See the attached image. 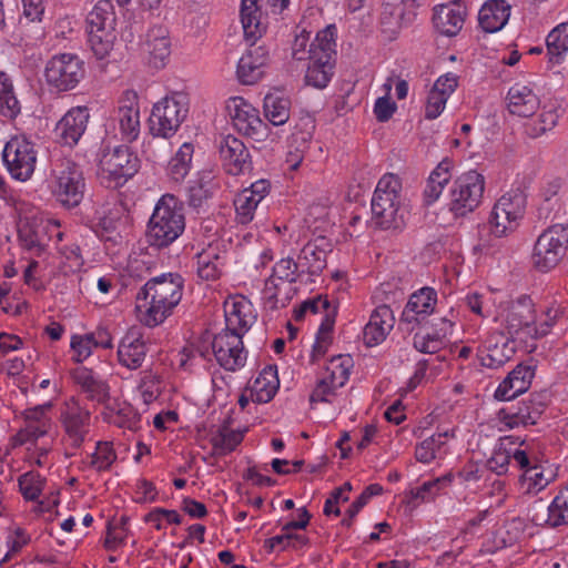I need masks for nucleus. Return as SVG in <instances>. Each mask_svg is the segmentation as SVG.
I'll return each mask as SVG.
<instances>
[{"instance_id":"f257e3e1","label":"nucleus","mask_w":568,"mask_h":568,"mask_svg":"<svg viewBox=\"0 0 568 568\" xmlns=\"http://www.w3.org/2000/svg\"><path fill=\"white\" fill-rule=\"evenodd\" d=\"M243 302L225 305V328L214 335L211 347L217 364L225 371L235 372L246 362L242 337L250 327L251 317L244 312Z\"/></svg>"},{"instance_id":"f03ea898","label":"nucleus","mask_w":568,"mask_h":568,"mask_svg":"<svg viewBox=\"0 0 568 568\" xmlns=\"http://www.w3.org/2000/svg\"><path fill=\"white\" fill-rule=\"evenodd\" d=\"M183 294V278L179 273H163L144 283V301L150 306L144 312V326L162 324L178 306Z\"/></svg>"},{"instance_id":"7ed1b4c3","label":"nucleus","mask_w":568,"mask_h":568,"mask_svg":"<svg viewBox=\"0 0 568 568\" xmlns=\"http://www.w3.org/2000/svg\"><path fill=\"white\" fill-rule=\"evenodd\" d=\"M400 179L387 173L383 175L374 191L371 209V224L383 231H400L405 226V209L400 201Z\"/></svg>"},{"instance_id":"20e7f679","label":"nucleus","mask_w":568,"mask_h":568,"mask_svg":"<svg viewBox=\"0 0 568 568\" xmlns=\"http://www.w3.org/2000/svg\"><path fill=\"white\" fill-rule=\"evenodd\" d=\"M184 229L185 217L178 199L172 194H164L156 202L148 222L145 236L149 245L156 248L168 247Z\"/></svg>"},{"instance_id":"39448f33","label":"nucleus","mask_w":568,"mask_h":568,"mask_svg":"<svg viewBox=\"0 0 568 568\" xmlns=\"http://www.w3.org/2000/svg\"><path fill=\"white\" fill-rule=\"evenodd\" d=\"M141 161L129 146L103 150L99 159L98 180L106 189H118L140 170Z\"/></svg>"},{"instance_id":"423d86ee","label":"nucleus","mask_w":568,"mask_h":568,"mask_svg":"<svg viewBox=\"0 0 568 568\" xmlns=\"http://www.w3.org/2000/svg\"><path fill=\"white\" fill-rule=\"evenodd\" d=\"M485 178L476 170L458 175L448 191L447 209L455 219L466 217L483 203Z\"/></svg>"},{"instance_id":"0eeeda50","label":"nucleus","mask_w":568,"mask_h":568,"mask_svg":"<svg viewBox=\"0 0 568 568\" xmlns=\"http://www.w3.org/2000/svg\"><path fill=\"white\" fill-rule=\"evenodd\" d=\"M89 45L98 59H104L111 52L115 34V12L112 1L100 0L87 14Z\"/></svg>"},{"instance_id":"6e6552de","label":"nucleus","mask_w":568,"mask_h":568,"mask_svg":"<svg viewBox=\"0 0 568 568\" xmlns=\"http://www.w3.org/2000/svg\"><path fill=\"white\" fill-rule=\"evenodd\" d=\"M520 445L525 448L514 450V462L523 470L520 481L525 493L536 495L555 480L556 473L551 466L542 464L541 452L534 440L524 439Z\"/></svg>"},{"instance_id":"1a4fd4ad","label":"nucleus","mask_w":568,"mask_h":568,"mask_svg":"<svg viewBox=\"0 0 568 568\" xmlns=\"http://www.w3.org/2000/svg\"><path fill=\"white\" fill-rule=\"evenodd\" d=\"M71 376L74 383L80 386L81 392L88 400L103 405L104 420L122 425L120 418L122 416L126 417L128 413L125 408H121L115 400H112L108 381L85 366H79L72 369Z\"/></svg>"},{"instance_id":"9d476101","label":"nucleus","mask_w":568,"mask_h":568,"mask_svg":"<svg viewBox=\"0 0 568 568\" xmlns=\"http://www.w3.org/2000/svg\"><path fill=\"white\" fill-rule=\"evenodd\" d=\"M568 250V225L554 224L548 226L537 237L531 262L534 267L542 273L555 268Z\"/></svg>"},{"instance_id":"9b49d317","label":"nucleus","mask_w":568,"mask_h":568,"mask_svg":"<svg viewBox=\"0 0 568 568\" xmlns=\"http://www.w3.org/2000/svg\"><path fill=\"white\" fill-rule=\"evenodd\" d=\"M84 75V61L74 53L54 54L45 63V82L57 92H67L75 89Z\"/></svg>"},{"instance_id":"f8f14e48","label":"nucleus","mask_w":568,"mask_h":568,"mask_svg":"<svg viewBox=\"0 0 568 568\" xmlns=\"http://www.w3.org/2000/svg\"><path fill=\"white\" fill-rule=\"evenodd\" d=\"M527 195L523 189H511L503 194L495 203L490 213L489 223L496 236H504L513 232L524 217Z\"/></svg>"},{"instance_id":"ddd939ff","label":"nucleus","mask_w":568,"mask_h":568,"mask_svg":"<svg viewBox=\"0 0 568 568\" xmlns=\"http://www.w3.org/2000/svg\"><path fill=\"white\" fill-rule=\"evenodd\" d=\"M55 176V195L68 207L78 206L85 193V179L81 166L71 159H62L53 170Z\"/></svg>"},{"instance_id":"4468645a","label":"nucleus","mask_w":568,"mask_h":568,"mask_svg":"<svg viewBox=\"0 0 568 568\" xmlns=\"http://www.w3.org/2000/svg\"><path fill=\"white\" fill-rule=\"evenodd\" d=\"M189 109L173 97H164L153 105L148 119L149 131L153 136H173L187 116Z\"/></svg>"},{"instance_id":"2eb2a0df","label":"nucleus","mask_w":568,"mask_h":568,"mask_svg":"<svg viewBox=\"0 0 568 568\" xmlns=\"http://www.w3.org/2000/svg\"><path fill=\"white\" fill-rule=\"evenodd\" d=\"M2 159L13 179L27 181L34 172L37 151L26 138L14 136L6 143Z\"/></svg>"},{"instance_id":"dca6fc26","label":"nucleus","mask_w":568,"mask_h":568,"mask_svg":"<svg viewBox=\"0 0 568 568\" xmlns=\"http://www.w3.org/2000/svg\"><path fill=\"white\" fill-rule=\"evenodd\" d=\"M171 57V39L169 30L163 24L149 29L144 40V64L151 73L162 70Z\"/></svg>"},{"instance_id":"f3484780","label":"nucleus","mask_w":568,"mask_h":568,"mask_svg":"<svg viewBox=\"0 0 568 568\" xmlns=\"http://www.w3.org/2000/svg\"><path fill=\"white\" fill-rule=\"evenodd\" d=\"M227 109L235 129L250 138L260 140L264 135L266 124L260 118L258 111L241 97H234Z\"/></svg>"},{"instance_id":"a211bd4d","label":"nucleus","mask_w":568,"mask_h":568,"mask_svg":"<svg viewBox=\"0 0 568 568\" xmlns=\"http://www.w3.org/2000/svg\"><path fill=\"white\" fill-rule=\"evenodd\" d=\"M536 315L534 302L528 295L513 301L505 317V329L511 337L525 333L531 337L535 332Z\"/></svg>"},{"instance_id":"6ab92c4d","label":"nucleus","mask_w":568,"mask_h":568,"mask_svg":"<svg viewBox=\"0 0 568 568\" xmlns=\"http://www.w3.org/2000/svg\"><path fill=\"white\" fill-rule=\"evenodd\" d=\"M90 113L87 106L71 108L57 123L54 134L61 145L75 146L84 134Z\"/></svg>"},{"instance_id":"aec40b11","label":"nucleus","mask_w":568,"mask_h":568,"mask_svg":"<svg viewBox=\"0 0 568 568\" xmlns=\"http://www.w3.org/2000/svg\"><path fill=\"white\" fill-rule=\"evenodd\" d=\"M270 60L267 47L252 44L239 60L236 69L239 81L245 85L257 83L265 75Z\"/></svg>"},{"instance_id":"412c9836","label":"nucleus","mask_w":568,"mask_h":568,"mask_svg":"<svg viewBox=\"0 0 568 568\" xmlns=\"http://www.w3.org/2000/svg\"><path fill=\"white\" fill-rule=\"evenodd\" d=\"M539 398L540 395H535L517 406L501 408L498 412L500 422L509 428L537 424L545 410V404Z\"/></svg>"},{"instance_id":"4be33fe9","label":"nucleus","mask_w":568,"mask_h":568,"mask_svg":"<svg viewBox=\"0 0 568 568\" xmlns=\"http://www.w3.org/2000/svg\"><path fill=\"white\" fill-rule=\"evenodd\" d=\"M437 302V293L432 287H423L418 292L413 293L402 312L400 323L422 325L428 315H430ZM414 326L407 327L413 331Z\"/></svg>"},{"instance_id":"5701e85b","label":"nucleus","mask_w":568,"mask_h":568,"mask_svg":"<svg viewBox=\"0 0 568 568\" xmlns=\"http://www.w3.org/2000/svg\"><path fill=\"white\" fill-rule=\"evenodd\" d=\"M118 118L123 138L135 141L140 134V97L134 90H125L119 99Z\"/></svg>"},{"instance_id":"b1692460","label":"nucleus","mask_w":568,"mask_h":568,"mask_svg":"<svg viewBox=\"0 0 568 568\" xmlns=\"http://www.w3.org/2000/svg\"><path fill=\"white\" fill-rule=\"evenodd\" d=\"M516 353L513 339H505L503 334L489 336L478 348L477 358L484 367L496 369L505 365Z\"/></svg>"},{"instance_id":"393cba45","label":"nucleus","mask_w":568,"mask_h":568,"mask_svg":"<svg viewBox=\"0 0 568 568\" xmlns=\"http://www.w3.org/2000/svg\"><path fill=\"white\" fill-rule=\"evenodd\" d=\"M224 169L231 175H239L251 168L250 152L243 141L234 135H225L219 143Z\"/></svg>"},{"instance_id":"a878e982","label":"nucleus","mask_w":568,"mask_h":568,"mask_svg":"<svg viewBox=\"0 0 568 568\" xmlns=\"http://www.w3.org/2000/svg\"><path fill=\"white\" fill-rule=\"evenodd\" d=\"M460 1L452 0L434 8L433 23L440 34L455 37L462 30L467 11Z\"/></svg>"},{"instance_id":"bb28decb","label":"nucleus","mask_w":568,"mask_h":568,"mask_svg":"<svg viewBox=\"0 0 568 568\" xmlns=\"http://www.w3.org/2000/svg\"><path fill=\"white\" fill-rule=\"evenodd\" d=\"M329 244L324 237L307 242L297 255L301 274L320 276L327 266V252Z\"/></svg>"},{"instance_id":"cd10ccee","label":"nucleus","mask_w":568,"mask_h":568,"mask_svg":"<svg viewBox=\"0 0 568 568\" xmlns=\"http://www.w3.org/2000/svg\"><path fill=\"white\" fill-rule=\"evenodd\" d=\"M534 376V366L518 364L499 384L494 395L495 398L498 400L516 398L529 389Z\"/></svg>"},{"instance_id":"c85d7f7f","label":"nucleus","mask_w":568,"mask_h":568,"mask_svg":"<svg viewBox=\"0 0 568 568\" xmlns=\"http://www.w3.org/2000/svg\"><path fill=\"white\" fill-rule=\"evenodd\" d=\"M302 275L298 264L291 257L281 258L272 268V274L265 281L264 293L267 301L272 303V307H276L278 302L280 284L295 283L297 277Z\"/></svg>"},{"instance_id":"c756f323","label":"nucleus","mask_w":568,"mask_h":568,"mask_svg":"<svg viewBox=\"0 0 568 568\" xmlns=\"http://www.w3.org/2000/svg\"><path fill=\"white\" fill-rule=\"evenodd\" d=\"M395 324V317L392 308L386 305L377 306L364 327V342L367 346H375L382 343Z\"/></svg>"},{"instance_id":"7c9ffc66","label":"nucleus","mask_w":568,"mask_h":568,"mask_svg":"<svg viewBox=\"0 0 568 568\" xmlns=\"http://www.w3.org/2000/svg\"><path fill=\"white\" fill-rule=\"evenodd\" d=\"M119 363L129 368L138 369L142 365V326L129 328L118 347Z\"/></svg>"},{"instance_id":"2f4dec72","label":"nucleus","mask_w":568,"mask_h":568,"mask_svg":"<svg viewBox=\"0 0 568 568\" xmlns=\"http://www.w3.org/2000/svg\"><path fill=\"white\" fill-rule=\"evenodd\" d=\"M510 17V4L506 0H489L480 8L478 22L487 33L501 30Z\"/></svg>"},{"instance_id":"473e14b6","label":"nucleus","mask_w":568,"mask_h":568,"mask_svg":"<svg viewBox=\"0 0 568 568\" xmlns=\"http://www.w3.org/2000/svg\"><path fill=\"white\" fill-rule=\"evenodd\" d=\"M539 105L540 100L530 88L515 84L509 89L507 108L511 114L527 118L535 114Z\"/></svg>"},{"instance_id":"72a5a7b5","label":"nucleus","mask_w":568,"mask_h":568,"mask_svg":"<svg viewBox=\"0 0 568 568\" xmlns=\"http://www.w3.org/2000/svg\"><path fill=\"white\" fill-rule=\"evenodd\" d=\"M89 422L90 413L77 406L68 407L62 414V423L73 448H80L83 444Z\"/></svg>"},{"instance_id":"f704fd0d","label":"nucleus","mask_w":568,"mask_h":568,"mask_svg":"<svg viewBox=\"0 0 568 568\" xmlns=\"http://www.w3.org/2000/svg\"><path fill=\"white\" fill-rule=\"evenodd\" d=\"M453 161L448 158L443 159L430 172L424 189V202L427 205L435 203L444 187L452 179Z\"/></svg>"},{"instance_id":"c9c22d12","label":"nucleus","mask_w":568,"mask_h":568,"mask_svg":"<svg viewBox=\"0 0 568 568\" xmlns=\"http://www.w3.org/2000/svg\"><path fill=\"white\" fill-rule=\"evenodd\" d=\"M308 64L305 72V83L315 89H324L334 75L336 61L323 59L316 54H308Z\"/></svg>"},{"instance_id":"e433bc0d","label":"nucleus","mask_w":568,"mask_h":568,"mask_svg":"<svg viewBox=\"0 0 568 568\" xmlns=\"http://www.w3.org/2000/svg\"><path fill=\"white\" fill-rule=\"evenodd\" d=\"M263 111L264 116L273 125H283L291 116V100L282 92H270L264 97Z\"/></svg>"},{"instance_id":"4c0bfd02","label":"nucleus","mask_w":568,"mask_h":568,"mask_svg":"<svg viewBox=\"0 0 568 568\" xmlns=\"http://www.w3.org/2000/svg\"><path fill=\"white\" fill-rule=\"evenodd\" d=\"M280 386L275 366H267L255 378L251 388L253 402L265 404L271 402Z\"/></svg>"},{"instance_id":"58836bf2","label":"nucleus","mask_w":568,"mask_h":568,"mask_svg":"<svg viewBox=\"0 0 568 568\" xmlns=\"http://www.w3.org/2000/svg\"><path fill=\"white\" fill-rule=\"evenodd\" d=\"M564 112L565 109L561 108L560 104H546L538 118L526 124V133L534 139L545 134L547 131H550L556 126L558 119L564 114Z\"/></svg>"},{"instance_id":"ea45409f","label":"nucleus","mask_w":568,"mask_h":568,"mask_svg":"<svg viewBox=\"0 0 568 568\" xmlns=\"http://www.w3.org/2000/svg\"><path fill=\"white\" fill-rule=\"evenodd\" d=\"M197 275L204 281H215L222 274L224 257L216 247L209 246L196 255Z\"/></svg>"},{"instance_id":"a19ab883","label":"nucleus","mask_w":568,"mask_h":568,"mask_svg":"<svg viewBox=\"0 0 568 568\" xmlns=\"http://www.w3.org/2000/svg\"><path fill=\"white\" fill-rule=\"evenodd\" d=\"M258 0L241 1V22L246 39H257L264 31L261 22L262 12L257 4Z\"/></svg>"},{"instance_id":"79ce46f5","label":"nucleus","mask_w":568,"mask_h":568,"mask_svg":"<svg viewBox=\"0 0 568 568\" xmlns=\"http://www.w3.org/2000/svg\"><path fill=\"white\" fill-rule=\"evenodd\" d=\"M194 146L192 143H183L169 161L166 173L171 181L181 183L189 174L192 166Z\"/></svg>"},{"instance_id":"37998d69","label":"nucleus","mask_w":568,"mask_h":568,"mask_svg":"<svg viewBox=\"0 0 568 568\" xmlns=\"http://www.w3.org/2000/svg\"><path fill=\"white\" fill-rule=\"evenodd\" d=\"M336 34L337 30L334 24L327 26L320 31L314 41L310 45L308 54H316L320 58L336 61Z\"/></svg>"},{"instance_id":"c03bdc74","label":"nucleus","mask_w":568,"mask_h":568,"mask_svg":"<svg viewBox=\"0 0 568 568\" xmlns=\"http://www.w3.org/2000/svg\"><path fill=\"white\" fill-rule=\"evenodd\" d=\"M453 481V475L450 473H447L440 477H437L432 480H427L422 484V486L417 487L416 489H412L409 491V499L408 504L416 507L418 503L420 501H430L434 500V498L439 494V491L446 487H448Z\"/></svg>"},{"instance_id":"a18cd8bd","label":"nucleus","mask_w":568,"mask_h":568,"mask_svg":"<svg viewBox=\"0 0 568 568\" xmlns=\"http://www.w3.org/2000/svg\"><path fill=\"white\" fill-rule=\"evenodd\" d=\"M314 130V118L308 113L301 115L295 122L290 136L291 146L294 148L296 152H304L312 141Z\"/></svg>"},{"instance_id":"49530a36","label":"nucleus","mask_w":568,"mask_h":568,"mask_svg":"<svg viewBox=\"0 0 568 568\" xmlns=\"http://www.w3.org/2000/svg\"><path fill=\"white\" fill-rule=\"evenodd\" d=\"M353 366L354 361L351 355L339 354L333 356L326 366V378L331 382L333 387H343L349 378Z\"/></svg>"},{"instance_id":"de8ad7c7","label":"nucleus","mask_w":568,"mask_h":568,"mask_svg":"<svg viewBox=\"0 0 568 568\" xmlns=\"http://www.w3.org/2000/svg\"><path fill=\"white\" fill-rule=\"evenodd\" d=\"M21 111V105L16 97L13 85L9 77L0 71V114L10 120Z\"/></svg>"},{"instance_id":"09e8293b","label":"nucleus","mask_w":568,"mask_h":568,"mask_svg":"<svg viewBox=\"0 0 568 568\" xmlns=\"http://www.w3.org/2000/svg\"><path fill=\"white\" fill-rule=\"evenodd\" d=\"M547 53L551 63H560L568 51V23H560L546 38Z\"/></svg>"},{"instance_id":"8fccbe9b","label":"nucleus","mask_w":568,"mask_h":568,"mask_svg":"<svg viewBox=\"0 0 568 568\" xmlns=\"http://www.w3.org/2000/svg\"><path fill=\"white\" fill-rule=\"evenodd\" d=\"M335 324V314H329L328 311L325 312V316L320 325V328L316 334L315 343L312 348L311 361L313 363L317 362L321 357H323L328 346L332 344V333Z\"/></svg>"},{"instance_id":"3c124183","label":"nucleus","mask_w":568,"mask_h":568,"mask_svg":"<svg viewBox=\"0 0 568 568\" xmlns=\"http://www.w3.org/2000/svg\"><path fill=\"white\" fill-rule=\"evenodd\" d=\"M527 515L535 526H548L550 528L559 527L552 501L547 504L541 498L532 501L528 507Z\"/></svg>"},{"instance_id":"603ef678","label":"nucleus","mask_w":568,"mask_h":568,"mask_svg":"<svg viewBox=\"0 0 568 568\" xmlns=\"http://www.w3.org/2000/svg\"><path fill=\"white\" fill-rule=\"evenodd\" d=\"M41 226L36 222L26 220L18 226V239L21 246L28 251H37L40 254L43 251Z\"/></svg>"},{"instance_id":"864d4df0","label":"nucleus","mask_w":568,"mask_h":568,"mask_svg":"<svg viewBox=\"0 0 568 568\" xmlns=\"http://www.w3.org/2000/svg\"><path fill=\"white\" fill-rule=\"evenodd\" d=\"M244 438V432L230 430L227 426H223L212 436L211 444L219 454L225 455L233 452Z\"/></svg>"},{"instance_id":"5fc2aeb1","label":"nucleus","mask_w":568,"mask_h":568,"mask_svg":"<svg viewBox=\"0 0 568 568\" xmlns=\"http://www.w3.org/2000/svg\"><path fill=\"white\" fill-rule=\"evenodd\" d=\"M88 457L90 458L89 466L97 471L109 469L116 459L112 444L109 442H98L95 450Z\"/></svg>"},{"instance_id":"6e6d98bb","label":"nucleus","mask_w":568,"mask_h":568,"mask_svg":"<svg viewBox=\"0 0 568 568\" xmlns=\"http://www.w3.org/2000/svg\"><path fill=\"white\" fill-rule=\"evenodd\" d=\"M447 433L434 434L416 446L415 457L420 463H430L436 452L446 443Z\"/></svg>"},{"instance_id":"4d7b16f0","label":"nucleus","mask_w":568,"mask_h":568,"mask_svg":"<svg viewBox=\"0 0 568 568\" xmlns=\"http://www.w3.org/2000/svg\"><path fill=\"white\" fill-rule=\"evenodd\" d=\"M258 204V199L252 197L247 192L242 191L239 193L234 200L236 221L240 224L250 223L254 217V213Z\"/></svg>"},{"instance_id":"13d9d810","label":"nucleus","mask_w":568,"mask_h":568,"mask_svg":"<svg viewBox=\"0 0 568 568\" xmlns=\"http://www.w3.org/2000/svg\"><path fill=\"white\" fill-rule=\"evenodd\" d=\"M212 172H202L196 181L189 189L190 205L197 207L202 202L211 196L209 184L212 181Z\"/></svg>"},{"instance_id":"bf43d9fd","label":"nucleus","mask_w":568,"mask_h":568,"mask_svg":"<svg viewBox=\"0 0 568 568\" xmlns=\"http://www.w3.org/2000/svg\"><path fill=\"white\" fill-rule=\"evenodd\" d=\"M511 437H504L500 439L499 446L494 450L493 456L487 460L489 469L497 475H505L508 471L510 460L514 459V452L505 447V442Z\"/></svg>"},{"instance_id":"052dcab7","label":"nucleus","mask_w":568,"mask_h":568,"mask_svg":"<svg viewBox=\"0 0 568 568\" xmlns=\"http://www.w3.org/2000/svg\"><path fill=\"white\" fill-rule=\"evenodd\" d=\"M18 484L24 499L34 501L42 491L43 480L39 474L29 471L19 477Z\"/></svg>"},{"instance_id":"680f3d73","label":"nucleus","mask_w":568,"mask_h":568,"mask_svg":"<svg viewBox=\"0 0 568 568\" xmlns=\"http://www.w3.org/2000/svg\"><path fill=\"white\" fill-rule=\"evenodd\" d=\"M562 315L564 310L559 305L547 307L540 321L535 323V332L531 333V337L540 338L546 336Z\"/></svg>"},{"instance_id":"e2e57ef3","label":"nucleus","mask_w":568,"mask_h":568,"mask_svg":"<svg viewBox=\"0 0 568 568\" xmlns=\"http://www.w3.org/2000/svg\"><path fill=\"white\" fill-rule=\"evenodd\" d=\"M128 518L122 516L119 521L112 520L108 524L106 537L104 540V546L106 549L112 550L119 544L124 542L128 537Z\"/></svg>"},{"instance_id":"0e129e2a","label":"nucleus","mask_w":568,"mask_h":568,"mask_svg":"<svg viewBox=\"0 0 568 568\" xmlns=\"http://www.w3.org/2000/svg\"><path fill=\"white\" fill-rule=\"evenodd\" d=\"M50 428V423L27 422V426L14 437L17 445H23L27 442L37 440L44 436Z\"/></svg>"},{"instance_id":"69168bd1","label":"nucleus","mask_w":568,"mask_h":568,"mask_svg":"<svg viewBox=\"0 0 568 568\" xmlns=\"http://www.w3.org/2000/svg\"><path fill=\"white\" fill-rule=\"evenodd\" d=\"M331 307L329 301L322 295L314 298H308L301 303V305L294 310V320L301 321L304 318L306 312L317 314L322 311L326 312Z\"/></svg>"},{"instance_id":"338daca9","label":"nucleus","mask_w":568,"mask_h":568,"mask_svg":"<svg viewBox=\"0 0 568 568\" xmlns=\"http://www.w3.org/2000/svg\"><path fill=\"white\" fill-rule=\"evenodd\" d=\"M414 347L425 354H435L443 347V341L438 334H419L414 335Z\"/></svg>"},{"instance_id":"774afa93","label":"nucleus","mask_w":568,"mask_h":568,"mask_svg":"<svg viewBox=\"0 0 568 568\" xmlns=\"http://www.w3.org/2000/svg\"><path fill=\"white\" fill-rule=\"evenodd\" d=\"M71 348L74 353L73 359L77 363H82L85 361L92 353L93 342L88 334L84 335H73L71 337Z\"/></svg>"}]
</instances>
